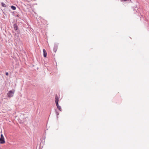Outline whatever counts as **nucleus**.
Segmentation results:
<instances>
[{"instance_id": "nucleus-1", "label": "nucleus", "mask_w": 149, "mask_h": 149, "mask_svg": "<svg viewBox=\"0 0 149 149\" xmlns=\"http://www.w3.org/2000/svg\"><path fill=\"white\" fill-rule=\"evenodd\" d=\"M14 92V90H11L10 91H9L7 93L8 96L9 97H13V94Z\"/></svg>"}, {"instance_id": "nucleus-2", "label": "nucleus", "mask_w": 149, "mask_h": 149, "mask_svg": "<svg viewBox=\"0 0 149 149\" xmlns=\"http://www.w3.org/2000/svg\"><path fill=\"white\" fill-rule=\"evenodd\" d=\"M5 141L4 139V138L2 134L1 135V138H0V143L1 144H3L5 143Z\"/></svg>"}, {"instance_id": "nucleus-3", "label": "nucleus", "mask_w": 149, "mask_h": 149, "mask_svg": "<svg viewBox=\"0 0 149 149\" xmlns=\"http://www.w3.org/2000/svg\"><path fill=\"white\" fill-rule=\"evenodd\" d=\"M59 101V97L57 94L56 95L55 97V102L56 104H57Z\"/></svg>"}, {"instance_id": "nucleus-4", "label": "nucleus", "mask_w": 149, "mask_h": 149, "mask_svg": "<svg viewBox=\"0 0 149 149\" xmlns=\"http://www.w3.org/2000/svg\"><path fill=\"white\" fill-rule=\"evenodd\" d=\"M43 56L45 57H46L47 55V53L45 50L44 49H43Z\"/></svg>"}, {"instance_id": "nucleus-5", "label": "nucleus", "mask_w": 149, "mask_h": 149, "mask_svg": "<svg viewBox=\"0 0 149 149\" xmlns=\"http://www.w3.org/2000/svg\"><path fill=\"white\" fill-rule=\"evenodd\" d=\"M57 49V46L56 45H55L54 46L53 51L54 52H56Z\"/></svg>"}, {"instance_id": "nucleus-6", "label": "nucleus", "mask_w": 149, "mask_h": 149, "mask_svg": "<svg viewBox=\"0 0 149 149\" xmlns=\"http://www.w3.org/2000/svg\"><path fill=\"white\" fill-rule=\"evenodd\" d=\"M56 105L57 107V108L60 111H61L62 109L61 107L59 106L58 104V103L57 104H56Z\"/></svg>"}, {"instance_id": "nucleus-7", "label": "nucleus", "mask_w": 149, "mask_h": 149, "mask_svg": "<svg viewBox=\"0 0 149 149\" xmlns=\"http://www.w3.org/2000/svg\"><path fill=\"white\" fill-rule=\"evenodd\" d=\"M11 8L13 10H15L16 9V7L15 6H11Z\"/></svg>"}, {"instance_id": "nucleus-8", "label": "nucleus", "mask_w": 149, "mask_h": 149, "mask_svg": "<svg viewBox=\"0 0 149 149\" xmlns=\"http://www.w3.org/2000/svg\"><path fill=\"white\" fill-rule=\"evenodd\" d=\"M1 4L2 6L3 7H6V5L3 3H2Z\"/></svg>"}, {"instance_id": "nucleus-9", "label": "nucleus", "mask_w": 149, "mask_h": 149, "mask_svg": "<svg viewBox=\"0 0 149 149\" xmlns=\"http://www.w3.org/2000/svg\"><path fill=\"white\" fill-rule=\"evenodd\" d=\"M6 75L7 76H8V72H6Z\"/></svg>"}, {"instance_id": "nucleus-10", "label": "nucleus", "mask_w": 149, "mask_h": 149, "mask_svg": "<svg viewBox=\"0 0 149 149\" xmlns=\"http://www.w3.org/2000/svg\"><path fill=\"white\" fill-rule=\"evenodd\" d=\"M56 114L57 115H58V116L59 114V113L57 112H56Z\"/></svg>"}, {"instance_id": "nucleus-11", "label": "nucleus", "mask_w": 149, "mask_h": 149, "mask_svg": "<svg viewBox=\"0 0 149 149\" xmlns=\"http://www.w3.org/2000/svg\"><path fill=\"white\" fill-rule=\"evenodd\" d=\"M14 29H15V30H17V29H15V27H14Z\"/></svg>"}]
</instances>
